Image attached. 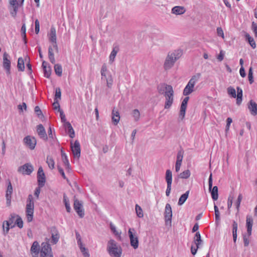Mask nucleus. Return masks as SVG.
<instances>
[{
	"label": "nucleus",
	"instance_id": "obj_34",
	"mask_svg": "<svg viewBox=\"0 0 257 257\" xmlns=\"http://www.w3.org/2000/svg\"><path fill=\"white\" fill-rule=\"evenodd\" d=\"M237 99H236V103L239 105L241 103L242 101V90L239 87H237Z\"/></svg>",
	"mask_w": 257,
	"mask_h": 257
},
{
	"label": "nucleus",
	"instance_id": "obj_33",
	"mask_svg": "<svg viewBox=\"0 0 257 257\" xmlns=\"http://www.w3.org/2000/svg\"><path fill=\"white\" fill-rule=\"evenodd\" d=\"M193 242L195 244V245L199 246L202 242V240H201V235L199 232H196L193 240Z\"/></svg>",
	"mask_w": 257,
	"mask_h": 257
},
{
	"label": "nucleus",
	"instance_id": "obj_47",
	"mask_svg": "<svg viewBox=\"0 0 257 257\" xmlns=\"http://www.w3.org/2000/svg\"><path fill=\"white\" fill-rule=\"evenodd\" d=\"M183 154L184 152L182 150L178 152L176 162L182 163L183 158Z\"/></svg>",
	"mask_w": 257,
	"mask_h": 257
},
{
	"label": "nucleus",
	"instance_id": "obj_3",
	"mask_svg": "<svg viewBox=\"0 0 257 257\" xmlns=\"http://www.w3.org/2000/svg\"><path fill=\"white\" fill-rule=\"evenodd\" d=\"M107 251L112 257H121L122 253L121 246L113 239H110L108 241Z\"/></svg>",
	"mask_w": 257,
	"mask_h": 257
},
{
	"label": "nucleus",
	"instance_id": "obj_58",
	"mask_svg": "<svg viewBox=\"0 0 257 257\" xmlns=\"http://www.w3.org/2000/svg\"><path fill=\"white\" fill-rule=\"evenodd\" d=\"M67 131L68 132V133L69 134V136L71 138H74L75 133H74V131L73 128L72 126L70 127L69 128H68Z\"/></svg>",
	"mask_w": 257,
	"mask_h": 257
},
{
	"label": "nucleus",
	"instance_id": "obj_35",
	"mask_svg": "<svg viewBox=\"0 0 257 257\" xmlns=\"http://www.w3.org/2000/svg\"><path fill=\"white\" fill-rule=\"evenodd\" d=\"M245 37L246 39L248 41L250 46L253 49H254L256 47V44L253 39L251 37H250V36L248 33H246L245 34Z\"/></svg>",
	"mask_w": 257,
	"mask_h": 257
},
{
	"label": "nucleus",
	"instance_id": "obj_9",
	"mask_svg": "<svg viewBox=\"0 0 257 257\" xmlns=\"http://www.w3.org/2000/svg\"><path fill=\"white\" fill-rule=\"evenodd\" d=\"M71 148L74 157L79 159L80 156L81 149L78 141L76 140L74 144H73L72 141H71Z\"/></svg>",
	"mask_w": 257,
	"mask_h": 257
},
{
	"label": "nucleus",
	"instance_id": "obj_13",
	"mask_svg": "<svg viewBox=\"0 0 257 257\" xmlns=\"http://www.w3.org/2000/svg\"><path fill=\"white\" fill-rule=\"evenodd\" d=\"M172 218V210L170 204L167 203L165 206V209L164 212V218L165 222L167 223L168 221L171 222Z\"/></svg>",
	"mask_w": 257,
	"mask_h": 257
},
{
	"label": "nucleus",
	"instance_id": "obj_28",
	"mask_svg": "<svg viewBox=\"0 0 257 257\" xmlns=\"http://www.w3.org/2000/svg\"><path fill=\"white\" fill-rule=\"evenodd\" d=\"M201 74L200 73H197L192 76L189 80L188 83H191L192 85L194 86L195 84L199 80Z\"/></svg>",
	"mask_w": 257,
	"mask_h": 257
},
{
	"label": "nucleus",
	"instance_id": "obj_38",
	"mask_svg": "<svg viewBox=\"0 0 257 257\" xmlns=\"http://www.w3.org/2000/svg\"><path fill=\"white\" fill-rule=\"evenodd\" d=\"M63 201L66 209V210L68 212H70L71 211V207L69 203V201L68 198L66 196V194L63 195Z\"/></svg>",
	"mask_w": 257,
	"mask_h": 257
},
{
	"label": "nucleus",
	"instance_id": "obj_6",
	"mask_svg": "<svg viewBox=\"0 0 257 257\" xmlns=\"http://www.w3.org/2000/svg\"><path fill=\"white\" fill-rule=\"evenodd\" d=\"M209 190L211 192V197L213 200H217L218 198V187L217 186L212 187V175L211 173L208 179Z\"/></svg>",
	"mask_w": 257,
	"mask_h": 257
},
{
	"label": "nucleus",
	"instance_id": "obj_50",
	"mask_svg": "<svg viewBox=\"0 0 257 257\" xmlns=\"http://www.w3.org/2000/svg\"><path fill=\"white\" fill-rule=\"evenodd\" d=\"M80 249L84 257H89L90 255L87 248H85L84 246H83L81 247Z\"/></svg>",
	"mask_w": 257,
	"mask_h": 257
},
{
	"label": "nucleus",
	"instance_id": "obj_26",
	"mask_svg": "<svg viewBox=\"0 0 257 257\" xmlns=\"http://www.w3.org/2000/svg\"><path fill=\"white\" fill-rule=\"evenodd\" d=\"M187 106V103L182 102L179 112V117L181 120L185 117Z\"/></svg>",
	"mask_w": 257,
	"mask_h": 257
},
{
	"label": "nucleus",
	"instance_id": "obj_7",
	"mask_svg": "<svg viewBox=\"0 0 257 257\" xmlns=\"http://www.w3.org/2000/svg\"><path fill=\"white\" fill-rule=\"evenodd\" d=\"M73 207L80 217L82 218L84 216V211L83 208V204L81 201L77 199L74 200Z\"/></svg>",
	"mask_w": 257,
	"mask_h": 257
},
{
	"label": "nucleus",
	"instance_id": "obj_51",
	"mask_svg": "<svg viewBox=\"0 0 257 257\" xmlns=\"http://www.w3.org/2000/svg\"><path fill=\"white\" fill-rule=\"evenodd\" d=\"M111 230L115 235L120 236L121 232L116 230L115 226L111 222L109 224Z\"/></svg>",
	"mask_w": 257,
	"mask_h": 257
},
{
	"label": "nucleus",
	"instance_id": "obj_46",
	"mask_svg": "<svg viewBox=\"0 0 257 257\" xmlns=\"http://www.w3.org/2000/svg\"><path fill=\"white\" fill-rule=\"evenodd\" d=\"M214 208L215 215V221L218 222L220 219V212H219V211L218 210L217 206L215 204H214Z\"/></svg>",
	"mask_w": 257,
	"mask_h": 257
},
{
	"label": "nucleus",
	"instance_id": "obj_44",
	"mask_svg": "<svg viewBox=\"0 0 257 257\" xmlns=\"http://www.w3.org/2000/svg\"><path fill=\"white\" fill-rule=\"evenodd\" d=\"M227 93L229 95H230L233 98H235L236 97V91L235 89L231 86H229L227 88Z\"/></svg>",
	"mask_w": 257,
	"mask_h": 257
},
{
	"label": "nucleus",
	"instance_id": "obj_42",
	"mask_svg": "<svg viewBox=\"0 0 257 257\" xmlns=\"http://www.w3.org/2000/svg\"><path fill=\"white\" fill-rule=\"evenodd\" d=\"M136 212L137 216L139 218H142L144 216L142 208L138 205L136 204L135 206Z\"/></svg>",
	"mask_w": 257,
	"mask_h": 257
},
{
	"label": "nucleus",
	"instance_id": "obj_48",
	"mask_svg": "<svg viewBox=\"0 0 257 257\" xmlns=\"http://www.w3.org/2000/svg\"><path fill=\"white\" fill-rule=\"evenodd\" d=\"M62 160L64 164H68L69 162L68 157L66 153L62 150L61 151Z\"/></svg>",
	"mask_w": 257,
	"mask_h": 257
},
{
	"label": "nucleus",
	"instance_id": "obj_20",
	"mask_svg": "<svg viewBox=\"0 0 257 257\" xmlns=\"http://www.w3.org/2000/svg\"><path fill=\"white\" fill-rule=\"evenodd\" d=\"M112 121L114 125H117L120 120L119 113L114 108L112 111Z\"/></svg>",
	"mask_w": 257,
	"mask_h": 257
},
{
	"label": "nucleus",
	"instance_id": "obj_60",
	"mask_svg": "<svg viewBox=\"0 0 257 257\" xmlns=\"http://www.w3.org/2000/svg\"><path fill=\"white\" fill-rule=\"evenodd\" d=\"M252 30L254 33L255 37H257V24L253 22L252 23Z\"/></svg>",
	"mask_w": 257,
	"mask_h": 257
},
{
	"label": "nucleus",
	"instance_id": "obj_57",
	"mask_svg": "<svg viewBox=\"0 0 257 257\" xmlns=\"http://www.w3.org/2000/svg\"><path fill=\"white\" fill-rule=\"evenodd\" d=\"M58 170L59 173L61 175L62 177H63V178L64 179L66 180L68 182V179L66 177L63 169L61 167H60V166H58Z\"/></svg>",
	"mask_w": 257,
	"mask_h": 257
},
{
	"label": "nucleus",
	"instance_id": "obj_52",
	"mask_svg": "<svg viewBox=\"0 0 257 257\" xmlns=\"http://www.w3.org/2000/svg\"><path fill=\"white\" fill-rule=\"evenodd\" d=\"M133 116L134 117L136 121H138L139 119L140 113L138 109H134L133 111Z\"/></svg>",
	"mask_w": 257,
	"mask_h": 257
},
{
	"label": "nucleus",
	"instance_id": "obj_56",
	"mask_svg": "<svg viewBox=\"0 0 257 257\" xmlns=\"http://www.w3.org/2000/svg\"><path fill=\"white\" fill-rule=\"evenodd\" d=\"M35 112L39 118H41L43 116L42 111L38 106H36L35 107Z\"/></svg>",
	"mask_w": 257,
	"mask_h": 257
},
{
	"label": "nucleus",
	"instance_id": "obj_62",
	"mask_svg": "<svg viewBox=\"0 0 257 257\" xmlns=\"http://www.w3.org/2000/svg\"><path fill=\"white\" fill-rule=\"evenodd\" d=\"M199 246L196 245V246H194L193 245H192L191 247V252L193 255H195L197 251L198 250V248H199Z\"/></svg>",
	"mask_w": 257,
	"mask_h": 257
},
{
	"label": "nucleus",
	"instance_id": "obj_39",
	"mask_svg": "<svg viewBox=\"0 0 257 257\" xmlns=\"http://www.w3.org/2000/svg\"><path fill=\"white\" fill-rule=\"evenodd\" d=\"M18 68L19 71H23L25 69L24 61V59L20 57L18 59Z\"/></svg>",
	"mask_w": 257,
	"mask_h": 257
},
{
	"label": "nucleus",
	"instance_id": "obj_27",
	"mask_svg": "<svg viewBox=\"0 0 257 257\" xmlns=\"http://www.w3.org/2000/svg\"><path fill=\"white\" fill-rule=\"evenodd\" d=\"M31 251L35 253L36 256H38L39 253V244L37 241H35L31 246Z\"/></svg>",
	"mask_w": 257,
	"mask_h": 257
},
{
	"label": "nucleus",
	"instance_id": "obj_40",
	"mask_svg": "<svg viewBox=\"0 0 257 257\" xmlns=\"http://www.w3.org/2000/svg\"><path fill=\"white\" fill-rule=\"evenodd\" d=\"M10 223L8 221H5L3 223V231L4 235H6L9 231Z\"/></svg>",
	"mask_w": 257,
	"mask_h": 257
},
{
	"label": "nucleus",
	"instance_id": "obj_55",
	"mask_svg": "<svg viewBox=\"0 0 257 257\" xmlns=\"http://www.w3.org/2000/svg\"><path fill=\"white\" fill-rule=\"evenodd\" d=\"M250 236H248V233L247 234L243 235V243L245 246H247L249 243V237Z\"/></svg>",
	"mask_w": 257,
	"mask_h": 257
},
{
	"label": "nucleus",
	"instance_id": "obj_53",
	"mask_svg": "<svg viewBox=\"0 0 257 257\" xmlns=\"http://www.w3.org/2000/svg\"><path fill=\"white\" fill-rule=\"evenodd\" d=\"M107 86L108 87L110 88L112 85L113 79L110 75H108V78L106 80Z\"/></svg>",
	"mask_w": 257,
	"mask_h": 257
},
{
	"label": "nucleus",
	"instance_id": "obj_31",
	"mask_svg": "<svg viewBox=\"0 0 257 257\" xmlns=\"http://www.w3.org/2000/svg\"><path fill=\"white\" fill-rule=\"evenodd\" d=\"M165 179L167 185H172V173L170 170H167L165 174Z\"/></svg>",
	"mask_w": 257,
	"mask_h": 257
},
{
	"label": "nucleus",
	"instance_id": "obj_4",
	"mask_svg": "<svg viewBox=\"0 0 257 257\" xmlns=\"http://www.w3.org/2000/svg\"><path fill=\"white\" fill-rule=\"evenodd\" d=\"M34 210V203L32 195L30 194L27 200V204L26 208V213L27 221L31 222L33 219V214Z\"/></svg>",
	"mask_w": 257,
	"mask_h": 257
},
{
	"label": "nucleus",
	"instance_id": "obj_21",
	"mask_svg": "<svg viewBox=\"0 0 257 257\" xmlns=\"http://www.w3.org/2000/svg\"><path fill=\"white\" fill-rule=\"evenodd\" d=\"M49 40L51 43L57 42L56 32L54 27H51L50 33L48 34Z\"/></svg>",
	"mask_w": 257,
	"mask_h": 257
},
{
	"label": "nucleus",
	"instance_id": "obj_54",
	"mask_svg": "<svg viewBox=\"0 0 257 257\" xmlns=\"http://www.w3.org/2000/svg\"><path fill=\"white\" fill-rule=\"evenodd\" d=\"M18 7H12L13 10L10 11V14L11 16L14 18H16L17 16V14L18 11Z\"/></svg>",
	"mask_w": 257,
	"mask_h": 257
},
{
	"label": "nucleus",
	"instance_id": "obj_10",
	"mask_svg": "<svg viewBox=\"0 0 257 257\" xmlns=\"http://www.w3.org/2000/svg\"><path fill=\"white\" fill-rule=\"evenodd\" d=\"M50 254H52L50 245L47 242L42 243L40 257H49Z\"/></svg>",
	"mask_w": 257,
	"mask_h": 257
},
{
	"label": "nucleus",
	"instance_id": "obj_45",
	"mask_svg": "<svg viewBox=\"0 0 257 257\" xmlns=\"http://www.w3.org/2000/svg\"><path fill=\"white\" fill-rule=\"evenodd\" d=\"M61 89L59 87H57L55 89V95L54 100H59V99H61Z\"/></svg>",
	"mask_w": 257,
	"mask_h": 257
},
{
	"label": "nucleus",
	"instance_id": "obj_19",
	"mask_svg": "<svg viewBox=\"0 0 257 257\" xmlns=\"http://www.w3.org/2000/svg\"><path fill=\"white\" fill-rule=\"evenodd\" d=\"M248 108L250 112V113L253 115L257 114V104L251 100L249 101Z\"/></svg>",
	"mask_w": 257,
	"mask_h": 257
},
{
	"label": "nucleus",
	"instance_id": "obj_25",
	"mask_svg": "<svg viewBox=\"0 0 257 257\" xmlns=\"http://www.w3.org/2000/svg\"><path fill=\"white\" fill-rule=\"evenodd\" d=\"M17 217V219L15 222V224L18 226L20 228H22L23 227V221L22 220V218L15 214H11V219H14L15 217Z\"/></svg>",
	"mask_w": 257,
	"mask_h": 257
},
{
	"label": "nucleus",
	"instance_id": "obj_32",
	"mask_svg": "<svg viewBox=\"0 0 257 257\" xmlns=\"http://www.w3.org/2000/svg\"><path fill=\"white\" fill-rule=\"evenodd\" d=\"M189 194V191L188 190L180 196L178 203L179 205H182L184 203L188 197Z\"/></svg>",
	"mask_w": 257,
	"mask_h": 257
},
{
	"label": "nucleus",
	"instance_id": "obj_30",
	"mask_svg": "<svg viewBox=\"0 0 257 257\" xmlns=\"http://www.w3.org/2000/svg\"><path fill=\"white\" fill-rule=\"evenodd\" d=\"M238 224L235 221H233L232 223V235L234 242H235L237 239V230Z\"/></svg>",
	"mask_w": 257,
	"mask_h": 257
},
{
	"label": "nucleus",
	"instance_id": "obj_59",
	"mask_svg": "<svg viewBox=\"0 0 257 257\" xmlns=\"http://www.w3.org/2000/svg\"><path fill=\"white\" fill-rule=\"evenodd\" d=\"M35 33L38 34L40 31V23L38 20H36L35 22Z\"/></svg>",
	"mask_w": 257,
	"mask_h": 257
},
{
	"label": "nucleus",
	"instance_id": "obj_22",
	"mask_svg": "<svg viewBox=\"0 0 257 257\" xmlns=\"http://www.w3.org/2000/svg\"><path fill=\"white\" fill-rule=\"evenodd\" d=\"M48 63L45 61H43L42 63L44 76L47 78H49L51 74V68L49 66H48Z\"/></svg>",
	"mask_w": 257,
	"mask_h": 257
},
{
	"label": "nucleus",
	"instance_id": "obj_43",
	"mask_svg": "<svg viewBox=\"0 0 257 257\" xmlns=\"http://www.w3.org/2000/svg\"><path fill=\"white\" fill-rule=\"evenodd\" d=\"M191 175L190 171L189 170H186L181 173L179 175V177L182 179H187Z\"/></svg>",
	"mask_w": 257,
	"mask_h": 257
},
{
	"label": "nucleus",
	"instance_id": "obj_5",
	"mask_svg": "<svg viewBox=\"0 0 257 257\" xmlns=\"http://www.w3.org/2000/svg\"><path fill=\"white\" fill-rule=\"evenodd\" d=\"M128 234L130 239L131 245L135 249L139 247V238L136 234L134 228H130L128 231Z\"/></svg>",
	"mask_w": 257,
	"mask_h": 257
},
{
	"label": "nucleus",
	"instance_id": "obj_1",
	"mask_svg": "<svg viewBox=\"0 0 257 257\" xmlns=\"http://www.w3.org/2000/svg\"><path fill=\"white\" fill-rule=\"evenodd\" d=\"M158 92L160 94H164L165 97L164 108L169 109L172 105L174 100V91L170 85L162 84L158 87Z\"/></svg>",
	"mask_w": 257,
	"mask_h": 257
},
{
	"label": "nucleus",
	"instance_id": "obj_11",
	"mask_svg": "<svg viewBox=\"0 0 257 257\" xmlns=\"http://www.w3.org/2000/svg\"><path fill=\"white\" fill-rule=\"evenodd\" d=\"M23 141L25 145L29 147L31 150L35 149L37 142L34 137L30 136H27L24 138Z\"/></svg>",
	"mask_w": 257,
	"mask_h": 257
},
{
	"label": "nucleus",
	"instance_id": "obj_63",
	"mask_svg": "<svg viewBox=\"0 0 257 257\" xmlns=\"http://www.w3.org/2000/svg\"><path fill=\"white\" fill-rule=\"evenodd\" d=\"M53 106L54 109H58V111H59V109H60V108L59 100H54V102L53 103Z\"/></svg>",
	"mask_w": 257,
	"mask_h": 257
},
{
	"label": "nucleus",
	"instance_id": "obj_36",
	"mask_svg": "<svg viewBox=\"0 0 257 257\" xmlns=\"http://www.w3.org/2000/svg\"><path fill=\"white\" fill-rule=\"evenodd\" d=\"M48 57L50 62L52 64H54L55 63V59L54 57L53 50L51 46H49L48 48Z\"/></svg>",
	"mask_w": 257,
	"mask_h": 257
},
{
	"label": "nucleus",
	"instance_id": "obj_29",
	"mask_svg": "<svg viewBox=\"0 0 257 257\" xmlns=\"http://www.w3.org/2000/svg\"><path fill=\"white\" fill-rule=\"evenodd\" d=\"M119 51V47L117 46L113 47V49L109 55V61L112 62L114 61L115 57Z\"/></svg>",
	"mask_w": 257,
	"mask_h": 257
},
{
	"label": "nucleus",
	"instance_id": "obj_41",
	"mask_svg": "<svg viewBox=\"0 0 257 257\" xmlns=\"http://www.w3.org/2000/svg\"><path fill=\"white\" fill-rule=\"evenodd\" d=\"M46 162L50 169L52 170L54 168L55 162L52 157L47 156Z\"/></svg>",
	"mask_w": 257,
	"mask_h": 257
},
{
	"label": "nucleus",
	"instance_id": "obj_61",
	"mask_svg": "<svg viewBox=\"0 0 257 257\" xmlns=\"http://www.w3.org/2000/svg\"><path fill=\"white\" fill-rule=\"evenodd\" d=\"M26 27L25 24L24 23L21 28V33H22V36L24 37V38H26Z\"/></svg>",
	"mask_w": 257,
	"mask_h": 257
},
{
	"label": "nucleus",
	"instance_id": "obj_49",
	"mask_svg": "<svg viewBox=\"0 0 257 257\" xmlns=\"http://www.w3.org/2000/svg\"><path fill=\"white\" fill-rule=\"evenodd\" d=\"M248 78L249 83L251 84L253 82V72L252 67H250L248 74Z\"/></svg>",
	"mask_w": 257,
	"mask_h": 257
},
{
	"label": "nucleus",
	"instance_id": "obj_18",
	"mask_svg": "<svg viewBox=\"0 0 257 257\" xmlns=\"http://www.w3.org/2000/svg\"><path fill=\"white\" fill-rule=\"evenodd\" d=\"M253 225V219L251 216L247 215L246 218V226L247 228V233L248 236L251 234L252 227Z\"/></svg>",
	"mask_w": 257,
	"mask_h": 257
},
{
	"label": "nucleus",
	"instance_id": "obj_64",
	"mask_svg": "<svg viewBox=\"0 0 257 257\" xmlns=\"http://www.w3.org/2000/svg\"><path fill=\"white\" fill-rule=\"evenodd\" d=\"M217 33L219 36H220L223 38H224V33L221 28L218 27L217 28Z\"/></svg>",
	"mask_w": 257,
	"mask_h": 257
},
{
	"label": "nucleus",
	"instance_id": "obj_24",
	"mask_svg": "<svg viewBox=\"0 0 257 257\" xmlns=\"http://www.w3.org/2000/svg\"><path fill=\"white\" fill-rule=\"evenodd\" d=\"M194 86L188 82L187 84L183 90V95L187 96L194 91Z\"/></svg>",
	"mask_w": 257,
	"mask_h": 257
},
{
	"label": "nucleus",
	"instance_id": "obj_37",
	"mask_svg": "<svg viewBox=\"0 0 257 257\" xmlns=\"http://www.w3.org/2000/svg\"><path fill=\"white\" fill-rule=\"evenodd\" d=\"M54 68L56 74L58 76H61L62 74V66L59 64H55Z\"/></svg>",
	"mask_w": 257,
	"mask_h": 257
},
{
	"label": "nucleus",
	"instance_id": "obj_17",
	"mask_svg": "<svg viewBox=\"0 0 257 257\" xmlns=\"http://www.w3.org/2000/svg\"><path fill=\"white\" fill-rule=\"evenodd\" d=\"M37 132L39 137L44 141H47L48 137L46 133L45 129L43 125L41 124H39L37 126Z\"/></svg>",
	"mask_w": 257,
	"mask_h": 257
},
{
	"label": "nucleus",
	"instance_id": "obj_14",
	"mask_svg": "<svg viewBox=\"0 0 257 257\" xmlns=\"http://www.w3.org/2000/svg\"><path fill=\"white\" fill-rule=\"evenodd\" d=\"M50 232L52 238L51 242L53 244H55L58 242L60 238L59 232L57 228L54 226L51 228Z\"/></svg>",
	"mask_w": 257,
	"mask_h": 257
},
{
	"label": "nucleus",
	"instance_id": "obj_16",
	"mask_svg": "<svg viewBox=\"0 0 257 257\" xmlns=\"http://www.w3.org/2000/svg\"><path fill=\"white\" fill-rule=\"evenodd\" d=\"M13 193V187L10 181H9L7 189L6 191V204L9 206L11 204L12 194Z\"/></svg>",
	"mask_w": 257,
	"mask_h": 257
},
{
	"label": "nucleus",
	"instance_id": "obj_2",
	"mask_svg": "<svg viewBox=\"0 0 257 257\" xmlns=\"http://www.w3.org/2000/svg\"><path fill=\"white\" fill-rule=\"evenodd\" d=\"M182 55L181 50H176L168 53L164 62V67L165 70L170 69L174 65L175 62L178 60Z\"/></svg>",
	"mask_w": 257,
	"mask_h": 257
},
{
	"label": "nucleus",
	"instance_id": "obj_12",
	"mask_svg": "<svg viewBox=\"0 0 257 257\" xmlns=\"http://www.w3.org/2000/svg\"><path fill=\"white\" fill-rule=\"evenodd\" d=\"M37 180L38 185L40 187H42L44 186L46 182V178L43 168L41 166L38 169L37 173Z\"/></svg>",
	"mask_w": 257,
	"mask_h": 257
},
{
	"label": "nucleus",
	"instance_id": "obj_23",
	"mask_svg": "<svg viewBox=\"0 0 257 257\" xmlns=\"http://www.w3.org/2000/svg\"><path fill=\"white\" fill-rule=\"evenodd\" d=\"M186 10L184 7L175 6L172 9L171 12L175 15H182L185 13Z\"/></svg>",
	"mask_w": 257,
	"mask_h": 257
},
{
	"label": "nucleus",
	"instance_id": "obj_8",
	"mask_svg": "<svg viewBox=\"0 0 257 257\" xmlns=\"http://www.w3.org/2000/svg\"><path fill=\"white\" fill-rule=\"evenodd\" d=\"M33 171V166L30 163H26L24 165L20 166L18 170L19 173L27 175H30Z\"/></svg>",
	"mask_w": 257,
	"mask_h": 257
},
{
	"label": "nucleus",
	"instance_id": "obj_15",
	"mask_svg": "<svg viewBox=\"0 0 257 257\" xmlns=\"http://www.w3.org/2000/svg\"><path fill=\"white\" fill-rule=\"evenodd\" d=\"M9 55L7 52L3 55V67L6 70L8 74L10 73L11 61L9 59Z\"/></svg>",
	"mask_w": 257,
	"mask_h": 257
}]
</instances>
